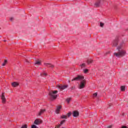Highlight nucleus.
<instances>
[{"mask_svg":"<svg viewBox=\"0 0 128 128\" xmlns=\"http://www.w3.org/2000/svg\"><path fill=\"white\" fill-rule=\"evenodd\" d=\"M121 48L122 46H118L117 48L118 52V53H114V56H117V58H121V56H124L126 54V51L121 50Z\"/></svg>","mask_w":128,"mask_h":128,"instance_id":"obj_1","label":"nucleus"},{"mask_svg":"<svg viewBox=\"0 0 128 128\" xmlns=\"http://www.w3.org/2000/svg\"><path fill=\"white\" fill-rule=\"evenodd\" d=\"M58 92V90H52L49 92V96L51 100H56L58 98L56 94Z\"/></svg>","mask_w":128,"mask_h":128,"instance_id":"obj_2","label":"nucleus"},{"mask_svg":"<svg viewBox=\"0 0 128 128\" xmlns=\"http://www.w3.org/2000/svg\"><path fill=\"white\" fill-rule=\"evenodd\" d=\"M86 86V80H83L80 82L79 85V86H78V88L79 90H82V88H84V87Z\"/></svg>","mask_w":128,"mask_h":128,"instance_id":"obj_3","label":"nucleus"},{"mask_svg":"<svg viewBox=\"0 0 128 128\" xmlns=\"http://www.w3.org/2000/svg\"><path fill=\"white\" fill-rule=\"evenodd\" d=\"M84 76H78L77 77L73 78L72 80V82H74V80H84Z\"/></svg>","mask_w":128,"mask_h":128,"instance_id":"obj_4","label":"nucleus"},{"mask_svg":"<svg viewBox=\"0 0 128 128\" xmlns=\"http://www.w3.org/2000/svg\"><path fill=\"white\" fill-rule=\"evenodd\" d=\"M0 98L1 100H2V104H6V96H4V93H2Z\"/></svg>","mask_w":128,"mask_h":128,"instance_id":"obj_5","label":"nucleus"},{"mask_svg":"<svg viewBox=\"0 0 128 128\" xmlns=\"http://www.w3.org/2000/svg\"><path fill=\"white\" fill-rule=\"evenodd\" d=\"M42 122V121L40 119H36L34 122V124L36 125L40 124Z\"/></svg>","mask_w":128,"mask_h":128,"instance_id":"obj_6","label":"nucleus"},{"mask_svg":"<svg viewBox=\"0 0 128 128\" xmlns=\"http://www.w3.org/2000/svg\"><path fill=\"white\" fill-rule=\"evenodd\" d=\"M58 88L62 90H66L68 88V85H59L58 86Z\"/></svg>","mask_w":128,"mask_h":128,"instance_id":"obj_7","label":"nucleus"},{"mask_svg":"<svg viewBox=\"0 0 128 128\" xmlns=\"http://www.w3.org/2000/svg\"><path fill=\"white\" fill-rule=\"evenodd\" d=\"M80 114V113L78 111H74L73 112L72 116H74L75 118H76V116H78Z\"/></svg>","mask_w":128,"mask_h":128,"instance_id":"obj_8","label":"nucleus"},{"mask_svg":"<svg viewBox=\"0 0 128 128\" xmlns=\"http://www.w3.org/2000/svg\"><path fill=\"white\" fill-rule=\"evenodd\" d=\"M62 109V106H57L56 107V114H60V110Z\"/></svg>","mask_w":128,"mask_h":128,"instance_id":"obj_9","label":"nucleus"},{"mask_svg":"<svg viewBox=\"0 0 128 128\" xmlns=\"http://www.w3.org/2000/svg\"><path fill=\"white\" fill-rule=\"evenodd\" d=\"M45 66H48L50 68H54V65L51 64L50 63H44V64Z\"/></svg>","mask_w":128,"mask_h":128,"instance_id":"obj_10","label":"nucleus"},{"mask_svg":"<svg viewBox=\"0 0 128 128\" xmlns=\"http://www.w3.org/2000/svg\"><path fill=\"white\" fill-rule=\"evenodd\" d=\"M12 86H13V88H16V86H18V83L16 82H14L12 84Z\"/></svg>","mask_w":128,"mask_h":128,"instance_id":"obj_11","label":"nucleus"},{"mask_svg":"<svg viewBox=\"0 0 128 128\" xmlns=\"http://www.w3.org/2000/svg\"><path fill=\"white\" fill-rule=\"evenodd\" d=\"M44 112H46V109H42L40 112H38V116H42V114H44Z\"/></svg>","mask_w":128,"mask_h":128,"instance_id":"obj_12","label":"nucleus"},{"mask_svg":"<svg viewBox=\"0 0 128 128\" xmlns=\"http://www.w3.org/2000/svg\"><path fill=\"white\" fill-rule=\"evenodd\" d=\"M100 4V0H97V2L95 3L94 6H96V8H98V6Z\"/></svg>","mask_w":128,"mask_h":128,"instance_id":"obj_13","label":"nucleus"},{"mask_svg":"<svg viewBox=\"0 0 128 128\" xmlns=\"http://www.w3.org/2000/svg\"><path fill=\"white\" fill-rule=\"evenodd\" d=\"M92 62H94V61L92 59H88L87 60V64H92Z\"/></svg>","mask_w":128,"mask_h":128,"instance_id":"obj_14","label":"nucleus"},{"mask_svg":"<svg viewBox=\"0 0 128 128\" xmlns=\"http://www.w3.org/2000/svg\"><path fill=\"white\" fill-rule=\"evenodd\" d=\"M118 46V40H115L113 42V46Z\"/></svg>","mask_w":128,"mask_h":128,"instance_id":"obj_15","label":"nucleus"},{"mask_svg":"<svg viewBox=\"0 0 128 128\" xmlns=\"http://www.w3.org/2000/svg\"><path fill=\"white\" fill-rule=\"evenodd\" d=\"M6 64H8V60H4V62L2 64V66H6Z\"/></svg>","mask_w":128,"mask_h":128,"instance_id":"obj_16","label":"nucleus"},{"mask_svg":"<svg viewBox=\"0 0 128 128\" xmlns=\"http://www.w3.org/2000/svg\"><path fill=\"white\" fill-rule=\"evenodd\" d=\"M120 88H121V90L122 91V92H124V90H126V86H121V87H120Z\"/></svg>","mask_w":128,"mask_h":128,"instance_id":"obj_17","label":"nucleus"},{"mask_svg":"<svg viewBox=\"0 0 128 128\" xmlns=\"http://www.w3.org/2000/svg\"><path fill=\"white\" fill-rule=\"evenodd\" d=\"M41 76H46L48 74L46 73H41L40 74Z\"/></svg>","mask_w":128,"mask_h":128,"instance_id":"obj_18","label":"nucleus"},{"mask_svg":"<svg viewBox=\"0 0 128 128\" xmlns=\"http://www.w3.org/2000/svg\"><path fill=\"white\" fill-rule=\"evenodd\" d=\"M35 64H38V65L40 64V60H36V62H35Z\"/></svg>","mask_w":128,"mask_h":128,"instance_id":"obj_19","label":"nucleus"},{"mask_svg":"<svg viewBox=\"0 0 128 128\" xmlns=\"http://www.w3.org/2000/svg\"><path fill=\"white\" fill-rule=\"evenodd\" d=\"M72 100V98H68L66 100V101L67 102L68 104H70V100Z\"/></svg>","mask_w":128,"mask_h":128,"instance_id":"obj_20","label":"nucleus"},{"mask_svg":"<svg viewBox=\"0 0 128 128\" xmlns=\"http://www.w3.org/2000/svg\"><path fill=\"white\" fill-rule=\"evenodd\" d=\"M61 118H68V116H65V115H62L61 116Z\"/></svg>","mask_w":128,"mask_h":128,"instance_id":"obj_21","label":"nucleus"},{"mask_svg":"<svg viewBox=\"0 0 128 128\" xmlns=\"http://www.w3.org/2000/svg\"><path fill=\"white\" fill-rule=\"evenodd\" d=\"M64 122H66V120H63L61 121L60 124L62 126V124H64Z\"/></svg>","mask_w":128,"mask_h":128,"instance_id":"obj_22","label":"nucleus"},{"mask_svg":"<svg viewBox=\"0 0 128 128\" xmlns=\"http://www.w3.org/2000/svg\"><path fill=\"white\" fill-rule=\"evenodd\" d=\"M81 68H86V64L83 63L82 65H81Z\"/></svg>","mask_w":128,"mask_h":128,"instance_id":"obj_23","label":"nucleus"},{"mask_svg":"<svg viewBox=\"0 0 128 128\" xmlns=\"http://www.w3.org/2000/svg\"><path fill=\"white\" fill-rule=\"evenodd\" d=\"M104 23L100 22V26H101V28H103V27H104Z\"/></svg>","mask_w":128,"mask_h":128,"instance_id":"obj_24","label":"nucleus"},{"mask_svg":"<svg viewBox=\"0 0 128 128\" xmlns=\"http://www.w3.org/2000/svg\"><path fill=\"white\" fill-rule=\"evenodd\" d=\"M21 128H28V126L26 125H23Z\"/></svg>","mask_w":128,"mask_h":128,"instance_id":"obj_25","label":"nucleus"},{"mask_svg":"<svg viewBox=\"0 0 128 128\" xmlns=\"http://www.w3.org/2000/svg\"><path fill=\"white\" fill-rule=\"evenodd\" d=\"M70 116H72V112H68V118H70Z\"/></svg>","mask_w":128,"mask_h":128,"instance_id":"obj_26","label":"nucleus"},{"mask_svg":"<svg viewBox=\"0 0 128 128\" xmlns=\"http://www.w3.org/2000/svg\"><path fill=\"white\" fill-rule=\"evenodd\" d=\"M88 72V69H85V70H84V72L85 74H86V72Z\"/></svg>","mask_w":128,"mask_h":128,"instance_id":"obj_27","label":"nucleus"},{"mask_svg":"<svg viewBox=\"0 0 128 128\" xmlns=\"http://www.w3.org/2000/svg\"><path fill=\"white\" fill-rule=\"evenodd\" d=\"M98 96V93L96 92L93 94L94 96Z\"/></svg>","mask_w":128,"mask_h":128,"instance_id":"obj_28","label":"nucleus"},{"mask_svg":"<svg viewBox=\"0 0 128 128\" xmlns=\"http://www.w3.org/2000/svg\"><path fill=\"white\" fill-rule=\"evenodd\" d=\"M60 126H62V125H60V124L58 125L57 126H56V128H60Z\"/></svg>","mask_w":128,"mask_h":128,"instance_id":"obj_29","label":"nucleus"},{"mask_svg":"<svg viewBox=\"0 0 128 128\" xmlns=\"http://www.w3.org/2000/svg\"><path fill=\"white\" fill-rule=\"evenodd\" d=\"M112 126H107V128H112Z\"/></svg>","mask_w":128,"mask_h":128,"instance_id":"obj_30","label":"nucleus"},{"mask_svg":"<svg viewBox=\"0 0 128 128\" xmlns=\"http://www.w3.org/2000/svg\"><path fill=\"white\" fill-rule=\"evenodd\" d=\"M75 88V86H72L71 88V90H74Z\"/></svg>","mask_w":128,"mask_h":128,"instance_id":"obj_31","label":"nucleus"},{"mask_svg":"<svg viewBox=\"0 0 128 128\" xmlns=\"http://www.w3.org/2000/svg\"><path fill=\"white\" fill-rule=\"evenodd\" d=\"M68 82H70V80H68Z\"/></svg>","mask_w":128,"mask_h":128,"instance_id":"obj_32","label":"nucleus"},{"mask_svg":"<svg viewBox=\"0 0 128 128\" xmlns=\"http://www.w3.org/2000/svg\"><path fill=\"white\" fill-rule=\"evenodd\" d=\"M10 20H12V18H10Z\"/></svg>","mask_w":128,"mask_h":128,"instance_id":"obj_33","label":"nucleus"},{"mask_svg":"<svg viewBox=\"0 0 128 128\" xmlns=\"http://www.w3.org/2000/svg\"><path fill=\"white\" fill-rule=\"evenodd\" d=\"M4 42H6V40H4Z\"/></svg>","mask_w":128,"mask_h":128,"instance_id":"obj_34","label":"nucleus"},{"mask_svg":"<svg viewBox=\"0 0 128 128\" xmlns=\"http://www.w3.org/2000/svg\"><path fill=\"white\" fill-rule=\"evenodd\" d=\"M27 62H28V61L26 60Z\"/></svg>","mask_w":128,"mask_h":128,"instance_id":"obj_35","label":"nucleus"}]
</instances>
